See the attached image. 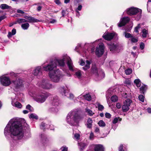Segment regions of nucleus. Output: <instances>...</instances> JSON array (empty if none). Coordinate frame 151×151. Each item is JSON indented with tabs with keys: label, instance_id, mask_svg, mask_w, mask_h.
I'll return each mask as SVG.
<instances>
[{
	"label": "nucleus",
	"instance_id": "1",
	"mask_svg": "<svg viewBox=\"0 0 151 151\" xmlns=\"http://www.w3.org/2000/svg\"><path fill=\"white\" fill-rule=\"evenodd\" d=\"M23 119H13L10 120L4 129L5 136L11 134L20 139L24 136V131L21 121Z\"/></svg>",
	"mask_w": 151,
	"mask_h": 151
},
{
	"label": "nucleus",
	"instance_id": "2",
	"mask_svg": "<svg viewBox=\"0 0 151 151\" xmlns=\"http://www.w3.org/2000/svg\"><path fill=\"white\" fill-rule=\"evenodd\" d=\"M81 111L75 109L70 112L67 117L66 121L70 124L73 125L74 123L77 122L82 118L81 116Z\"/></svg>",
	"mask_w": 151,
	"mask_h": 151
},
{
	"label": "nucleus",
	"instance_id": "3",
	"mask_svg": "<svg viewBox=\"0 0 151 151\" xmlns=\"http://www.w3.org/2000/svg\"><path fill=\"white\" fill-rule=\"evenodd\" d=\"M66 60L67 61V64L70 70L73 71V66L72 63V61L70 58L67 55L63 56L62 59H55V63L57 64V65H58L60 67H63L65 65L64 61Z\"/></svg>",
	"mask_w": 151,
	"mask_h": 151
},
{
	"label": "nucleus",
	"instance_id": "4",
	"mask_svg": "<svg viewBox=\"0 0 151 151\" xmlns=\"http://www.w3.org/2000/svg\"><path fill=\"white\" fill-rule=\"evenodd\" d=\"M49 76L51 81L55 83H58L62 76L61 72L58 70L55 71H51L49 73Z\"/></svg>",
	"mask_w": 151,
	"mask_h": 151
},
{
	"label": "nucleus",
	"instance_id": "5",
	"mask_svg": "<svg viewBox=\"0 0 151 151\" xmlns=\"http://www.w3.org/2000/svg\"><path fill=\"white\" fill-rule=\"evenodd\" d=\"M142 10L137 8L131 7L127 9L126 12L129 15H133L138 14L137 19H139L141 17Z\"/></svg>",
	"mask_w": 151,
	"mask_h": 151
},
{
	"label": "nucleus",
	"instance_id": "6",
	"mask_svg": "<svg viewBox=\"0 0 151 151\" xmlns=\"http://www.w3.org/2000/svg\"><path fill=\"white\" fill-rule=\"evenodd\" d=\"M37 84L40 87L44 89L48 90L53 88L52 84L47 79H43L39 81Z\"/></svg>",
	"mask_w": 151,
	"mask_h": 151
},
{
	"label": "nucleus",
	"instance_id": "7",
	"mask_svg": "<svg viewBox=\"0 0 151 151\" xmlns=\"http://www.w3.org/2000/svg\"><path fill=\"white\" fill-rule=\"evenodd\" d=\"M57 64L55 63V61L54 60L51 61L47 66H44L43 68L45 70L51 72V71H55V70Z\"/></svg>",
	"mask_w": 151,
	"mask_h": 151
},
{
	"label": "nucleus",
	"instance_id": "8",
	"mask_svg": "<svg viewBox=\"0 0 151 151\" xmlns=\"http://www.w3.org/2000/svg\"><path fill=\"white\" fill-rule=\"evenodd\" d=\"M59 91L63 96H67L70 99H73L74 97L73 94L69 93V91L67 90V87H63L60 88Z\"/></svg>",
	"mask_w": 151,
	"mask_h": 151
},
{
	"label": "nucleus",
	"instance_id": "9",
	"mask_svg": "<svg viewBox=\"0 0 151 151\" xmlns=\"http://www.w3.org/2000/svg\"><path fill=\"white\" fill-rule=\"evenodd\" d=\"M0 81L2 85L5 86H9L12 83L10 78L4 76L0 77Z\"/></svg>",
	"mask_w": 151,
	"mask_h": 151
},
{
	"label": "nucleus",
	"instance_id": "10",
	"mask_svg": "<svg viewBox=\"0 0 151 151\" xmlns=\"http://www.w3.org/2000/svg\"><path fill=\"white\" fill-rule=\"evenodd\" d=\"M104 45L103 43H101L97 47L96 51V55L99 57L101 56L104 52Z\"/></svg>",
	"mask_w": 151,
	"mask_h": 151
},
{
	"label": "nucleus",
	"instance_id": "11",
	"mask_svg": "<svg viewBox=\"0 0 151 151\" xmlns=\"http://www.w3.org/2000/svg\"><path fill=\"white\" fill-rule=\"evenodd\" d=\"M132 102V100L129 99H127L124 102V104L122 107V110L124 112H126L129 110V107Z\"/></svg>",
	"mask_w": 151,
	"mask_h": 151
},
{
	"label": "nucleus",
	"instance_id": "12",
	"mask_svg": "<svg viewBox=\"0 0 151 151\" xmlns=\"http://www.w3.org/2000/svg\"><path fill=\"white\" fill-rule=\"evenodd\" d=\"M47 97L44 94H42L40 95H37L35 98V99L37 102L40 103H42L44 102Z\"/></svg>",
	"mask_w": 151,
	"mask_h": 151
},
{
	"label": "nucleus",
	"instance_id": "13",
	"mask_svg": "<svg viewBox=\"0 0 151 151\" xmlns=\"http://www.w3.org/2000/svg\"><path fill=\"white\" fill-rule=\"evenodd\" d=\"M14 86L16 88H18L21 86L22 83V81L19 79H16L15 81H13L12 83Z\"/></svg>",
	"mask_w": 151,
	"mask_h": 151
},
{
	"label": "nucleus",
	"instance_id": "14",
	"mask_svg": "<svg viewBox=\"0 0 151 151\" xmlns=\"http://www.w3.org/2000/svg\"><path fill=\"white\" fill-rule=\"evenodd\" d=\"M114 33H113L105 32L103 35V37L106 40H110L114 36Z\"/></svg>",
	"mask_w": 151,
	"mask_h": 151
},
{
	"label": "nucleus",
	"instance_id": "15",
	"mask_svg": "<svg viewBox=\"0 0 151 151\" xmlns=\"http://www.w3.org/2000/svg\"><path fill=\"white\" fill-rule=\"evenodd\" d=\"M129 17H123L120 19L119 22L118 24V26L120 27L124 26L129 22Z\"/></svg>",
	"mask_w": 151,
	"mask_h": 151
},
{
	"label": "nucleus",
	"instance_id": "16",
	"mask_svg": "<svg viewBox=\"0 0 151 151\" xmlns=\"http://www.w3.org/2000/svg\"><path fill=\"white\" fill-rule=\"evenodd\" d=\"M33 74L35 76H37V77H38V76L41 75L42 72L41 67L38 66L36 67L33 72Z\"/></svg>",
	"mask_w": 151,
	"mask_h": 151
},
{
	"label": "nucleus",
	"instance_id": "17",
	"mask_svg": "<svg viewBox=\"0 0 151 151\" xmlns=\"http://www.w3.org/2000/svg\"><path fill=\"white\" fill-rule=\"evenodd\" d=\"M24 18L27 19V22L29 23L36 22L39 21L38 20L29 16H25Z\"/></svg>",
	"mask_w": 151,
	"mask_h": 151
},
{
	"label": "nucleus",
	"instance_id": "18",
	"mask_svg": "<svg viewBox=\"0 0 151 151\" xmlns=\"http://www.w3.org/2000/svg\"><path fill=\"white\" fill-rule=\"evenodd\" d=\"M52 104L53 106L55 107L58 106L59 104V102L58 97L57 96H56L53 97Z\"/></svg>",
	"mask_w": 151,
	"mask_h": 151
},
{
	"label": "nucleus",
	"instance_id": "19",
	"mask_svg": "<svg viewBox=\"0 0 151 151\" xmlns=\"http://www.w3.org/2000/svg\"><path fill=\"white\" fill-rule=\"evenodd\" d=\"M95 151H104V147L101 145H96L94 146Z\"/></svg>",
	"mask_w": 151,
	"mask_h": 151
},
{
	"label": "nucleus",
	"instance_id": "20",
	"mask_svg": "<svg viewBox=\"0 0 151 151\" xmlns=\"http://www.w3.org/2000/svg\"><path fill=\"white\" fill-rule=\"evenodd\" d=\"M12 104L13 106H15L19 109L21 108L22 107V105L18 101L16 102H12Z\"/></svg>",
	"mask_w": 151,
	"mask_h": 151
},
{
	"label": "nucleus",
	"instance_id": "21",
	"mask_svg": "<svg viewBox=\"0 0 151 151\" xmlns=\"http://www.w3.org/2000/svg\"><path fill=\"white\" fill-rule=\"evenodd\" d=\"M108 47L109 48L110 51H113L116 48V46L114 44H108Z\"/></svg>",
	"mask_w": 151,
	"mask_h": 151
},
{
	"label": "nucleus",
	"instance_id": "22",
	"mask_svg": "<svg viewBox=\"0 0 151 151\" xmlns=\"http://www.w3.org/2000/svg\"><path fill=\"white\" fill-rule=\"evenodd\" d=\"M86 64L85 66L83 67V69L85 70H87L90 67V62L89 61L87 60L86 61Z\"/></svg>",
	"mask_w": 151,
	"mask_h": 151
},
{
	"label": "nucleus",
	"instance_id": "23",
	"mask_svg": "<svg viewBox=\"0 0 151 151\" xmlns=\"http://www.w3.org/2000/svg\"><path fill=\"white\" fill-rule=\"evenodd\" d=\"M0 8L3 9H8L11 8V6L6 4H2L0 5Z\"/></svg>",
	"mask_w": 151,
	"mask_h": 151
},
{
	"label": "nucleus",
	"instance_id": "24",
	"mask_svg": "<svg viewBox=\"0 0 151 151\" xmlns=\"http://www.w3.org/2000/svg\"><path fill=\"white\" fill-rule=\"evenodd\" d=\"M85 111L90 116H93L94 114L91 110L87 108L85 109Z\"/></svg>",
	"mask_w": 151,
	"mask_h": 151
},
{
	"label": "nucleus",
	"instance_id": "25",
	"mask_svg": "<svg viewBox=\"0 0 151 151\" xmlns=\"http://www.w3.org/2000/svg\"><path fill=\"white\" fill-rule=\"evenodd\" d=\"M92 120L91 119H88L87 121V127L89 128H91L92 126Z\"/></svg>",
	"mask_w": 151,
	"mask_h": 151
},
{
	"label": "nucleus",
	"instance_id": "26",
	"mask_svg": "<svg viewBox=\"0 0 151 151\" xmlns=\"http://www.w3.org/2000/svg\"><path fill=\"white\" fill-rule=\"evenodd\" d=\"M29 26V25L28 23H25L22 24L21 25L22 28L24 30L27 29Z\"/></svg>",
	"mask_w": 151,
	"mask_h": 151
},
{
	"label": "nucleus",
	"instance_id": "27",
	"mask_svg": "<svg viewBox=\"0 0 151 151\" xmlns=\"http://www.w3.org/2000/svg\"><path fill=\"white\" fill-rule=\"evenodd\" d=\"M142 37H146L147 36V35L148 34V32L147 30L146 29H144L142 30Z\"/></svg>",
	"mask_w": 151,
	"mask_h": 151
},
{
	"label": "nucleus",
	"instance_id": "28",
	"mask_svg": "<svg viewBox=\"0 0 151 151\" xmlns=\"http://www.w3.org/2000/svg\"><path fill=\"white\" fill-rule=\"evenodd\" d=\"M91 71L96 75H98V70L96 67L95 66H92L91 67Z\"/></svg>",
	"mask_w": 151,
	"mask_h": 151
},
{
	"label": "nucleus",
	"instance_id": "29",
	"mask_svg": "<svg viewBox=\"0 0 151 151\" xmlns=\"http://www.w3.org/2000/svg\"><path fill=\"white\" fill-rule=\"evenodd\" d=\"M147 87L145 85H143L140 88V90L142 92L141 93H144L146 90L147 89Z\"/></svg>",
	"mask_w": 151,
	"mask_h": 151
},
{
	"label": "nucleus",
	"instance_id": "30",
	"mask_svg": "<svg viewBox=\"0 0 151 151\" xmlns=\"http://www.w3.org/2000/svg\"><path fill=\"white\" fill-rule=\"evenodd\" d=\"M27 22V20L24 19L19 18L17 20V22L19 24L26 22Z\"/></svg>",
	"mask_w": 151,
	"mask_h": 151
},
{
	"label": "nucleus",
	"instance_id": "31",
	"mask_svg": "<svg viewBox=\"0 0 151 151\" xmlns=\"http://www.w3.org/2000/svg\"><path fill=\"white\" fill-rule=\"evenodd\" d=\"M134 83H135L137 87H140L141 86V82L140 80L139 79H136L134 81Z\"/></svg>",
	"mask_w": 151,
	"mask_h": 151
},
{
	"label": "nucleus",
	"instance_id": "32",
	"mask_svg": "<svg viewBox=\"0 0 151 151\" xmlns=\"http://www.w3.org/2000/svg\"><path fill=\"white\" fill-rule=\"evenodd\" d=\"M83 96L86 100L88 101H90L91 100V96L90 94H86Z\"/></svg>",
	"mask_w": 151,
	"mask_h": 151
},
{
	"label": "nucleus",
	"instance_id": "33",
	"mask_svg": "<svg viewBox=\"0 0 151 151\" xmlns=\"http://www.w3.org/2000/svg\"><path fill=\"white\" fill-rule=\"evenodd\" d=\"M29 117L30 119H38V116L35 114H31L29 116Z\"/></svg>",
	"mask_w": 151,
	"mask_h": 151
},
{
	"label": "nucleus",
	"instance_id": "34",
	"mask_svg": "<svg viewBox=\"0 0 151 151\" xmlns=\"http://www.w3.org/2000/svg\"><path fill=\"white\" fill-rule=\"evenodd\" d=\"M99 126L101 127H104L106 125V124L103 120H100L98 123Z\"/></svg>",
	"mask_w": 151,
	"mask_h": 151
},
{
	"label": "nucleus",
	"instance_id": "35",
	"mask_svg": "<svg viewBox=\"0 0 151 151\" xmlns=\"http://www.w3.org/2000/svg\"><path fill=\"white\" fill-rule=\"evenodd\" d=\"M111 99L113 102H115L117 101L118 99L117 96L114 95L111 97Z\"/></svg>",
	"mask_w": 151,
	"mask_h": 151
},
{
	"label": "nucleus",
	"instance_id": "36",
	"mask_svg": "<svg viewBox=\"0 0 151 151\" xmlns=\"http://www.w3.org/2000/svg\"><path fill=\"white\" fill-rule=\"evenodd\" d=\"M147 9L151 11V0H148L147 3Z\"/></svg>",
	"mask_w": 151,
	"mask_h": 151
},
{
	"label": "nucleus",
	"instance_id": "37",
	"mask_svg": "<svg viewBox=\"0 0 151 151\" xmlns=\"http://www.w3.org/2000/svg\"><path fill=\"white\" fill-rule=\"evenodd\" d=\"M125 72L126 75H128L132 73V70L131 69H128L125 70Z\"/></svg>",
	"mask_w": 151,
	"mask_h": 151
},
{
	"label": "nucleus",
	"instance_id": "38",
	"mask_svg": "<svg viewBox=\"0 0 151 151\" xmlns=\"http://www.w3.org/2000/svg\"><path fill=\"white\" fill-rule=\"evenodd\" d=\"M124 34L125 35V37L127 38H131L132 36L130 34L126 32H124Z\"/></svg>",
	"mask_w": 151,
	"mask_h": 151
},
{
	"label": "nucleus",
	"instance_id": "39",
	"mask_svg": "<svg viewBox=\"0 0 151 151\" xmlns=\"http://www.w3.org/2000/svg\"><path fill=\"white\" fill-rule=\"evenodd\" d=\"M139 100L141 101L142 102H144V101L145 98L144 96L142 95H140L138 97Z\"/></svg>",
	"mask_w": 151,
	"mask_h": 151
},
{
	"label": "nucleus",
	"instance_id": "40",
	"mask_svg": "<svg viewBox=\"0 0 151 151\" xmlns=\"http://www.w3.org/2000/svg\"><path fill=\"white\" fill-rule=\"evenodd\" d=\"M75 75L78 78H80L81 76V71L79 70L76 72L75 73Z\"/></svg>",
	"mask_w": 151,
	"mask_h": 151
},
{
	"label": "nucleus",
	"instance_id": "41",
	"mask_svg": "<svg viewBox=\"0 0 151 151\" xmlns=\"http://www.w3.org/2000/svg\"><path fill=\"white\" fill-rule=\"evenodd\" d=\"M132 42L134 43L137 42L138 41L137 39L132 36V37H131V39L130 40Z\"/></svg>",
	"mask_w": 151,
	"mask_h": 151
},
{
	"label": "nucleus",
	"instance_id": "42",
	"mask_svg": "<svg viewBox=\"0 0 151 151\" xmlns=\"http://www.w3.org/2000/svg\"><path fill=\"white\" fill-rule=\"evenodd\" d=\"M80 137V135L78 134H75L74 135L73 138L76 140H78Z\"/></svg>",
	"mask_w": 151,
	"mask_h": 151
},
{
	"label": "nucleus",
	"instance_id": "43",
	"mask_svg": "<svg viewBox=\"0 0 151 151\" xmlns=\"http://www.w3.org/2000/svg\"><path fill=\"white\" fill-rule=\"evenodd\" d=\"M141 27L140 24H138L137 26L134 29V31L137 33H138V29H139Z\"/></svg>",
	"mask_w": 151,
	"mask_h": 151
},
{
	"label": "nucleus",
	"instance_id": "44",
	"mask_svg": "<svg viewBox=\"0 0 151 151\" xmlns=\"http://www.w3.org/2000/svg\"><path fill=\"white\" fill-rule=\"evenodd\" d=\"M80 145L82 147V148H80V151H83V150L84 147H85L86 146V145L84 143H81L80 144Z\"/></svg>",
	"mask_w": 151,
	"mask_h": 151
},
{
	"label": "nucleus",
	"instance_id": "45",
	"mask_svg": "<svg viewBox=\"0 0 151 151\" xmlns=\"http://www.w3.org/2000/svg\"><path fill=\"white\" fill-rule=\"evenodd\" d=\"M26 109L29 110V111L31 112L32 111V108L29 104L27 105L26 106Z\"/></svg>",
	"mask_w": 151,
	"mask_h": 151
},
{
	"label": "nucleus",
	"instance_id": "46",
	"mask_svg": "<svg viewBox=\"0 0 151 151\" xmlns=\"http://www.w3.org/2000/svg\"><path fill=\"white\" fill-rule=\"evenodd\" d=\"M50 111L53 112H56L58 111V109L56 107H52L50 109Z\"/></svg>",
	"mask_w": 151,
	"mask_h": 151
},
{
	"label": "nucleus",
	"instance_id": "47",
	"mask_svg": "<svg viewBox=\"0 0 151 151\" xmlns=\"http://www.w3.org/2000/svg\"><path fill=\"white\" fill-rule=\"evenodd\" d=\"M98 108L99 111H102L104 109V107L103 105L99 104L98 105Z\"/></svg>",
	"mask_w": 151,
	"mask_h": 151
},
{
	"label": "nucleus",
	"instance_id": "48",
	"mask_svg": "<svg viewBox=\"0 0 151 151\" xmlns=\"http://www.w3.org/2000/svg\"><path fill=\"white\" fill-rule=\"evenodd\" d=\"M62 17H64L67 14V12L66 10H63L62 11Z\"/></svg>",
	"mask_w": 151,
	"mask_h": 151
},
{
	"label": "nucleus",
	"instance_id": "49",
	"mask_svg": "<svg viewBox=\"0 0 151 151\" xmlns=\"http://www.w3.org/2000/svg\"><path fill=\"white\" fill-rule=\"evenodd\" d=\"M119 118H115L113 121V123L115 124L118 121Z\"/></svg>",
	"mask_w": 151,
	"mask_h": 151
},
{
	"label": "nucleus",
	"instance_id": "50",
	"mask_svg": "<svg viewBox=\"0 0 151 151\" xmlns=\"http://www.w3.org/2000/svg\"><path fill=\"white\" fill-rule=\"evenodd\" d=\"M123 146L122 145H120L119 148V151H127L125 150H123Z\"/></svg>",
	"mask_w": 151,
	"mask_h": 151
},
{
	"label": "nucleus",
	"instance_id": "51",
	"mask_svg": "<svg viewBox=\"0 0 151 151\" xmlns=\"http://www.w3.org/2000/svg\"><path fill=\"white\" fill-rule=\"evenodd\" d=\"M145 47V44L143 42H141L140 45V47L143 50Z\"/></svg>",
	"mask_w": 151,
	"mask_h": 151
},
{
	"label": "nucleus",
	"instance_id": "52",
	"mask_svg": "<svg viewBox=\"0 0 151 151\" xmlns=\"http://www.w3.org/2000/svg\"><path fill=\"white\" fill-rule=\"evenodd\" d=\"M93 137H94L93 134L92 132H91L90 134V136H89L90 139L91 140L93 139Z\"/></svg>",
	"mask_w": 151,
	"mask_h": 151
},
{
	"label": "nucleus",
	"instance_id": "53",
	"mask_svg": "<svg viewBox=\"0 0 151 151\" xmlns=\"http://www.w3.org/2000/svg\"><path fill=\"white\" fill-rule=\"evenodd\" d=\"M105 116L106 118H109L111 117V115L109 113H106L105 114Z\"/></svg>",
	"mask_w": 151,
	"mask_h": 151
},
{
	"label": "nucleus",
	"instance_id": "54",
	"mask_svg": "<svg viewBox=\"0 0 151 151\" xmlns=\"http://www.w3.org/2000/svg\"><path fill=\"white\" fill-rule=\"evenodd\" d=\"M61 151H67L68 148L66 147H62L61 148Z\"/></svg>",
	"mask_w": 151,
	"mask_h": 151
},
{
	"label": "nucleus",
	"instance_id": "55",
	"mask_svg": "<svg viewBox=\"0 0 151 151\" xmlns=\"http://www.w3.org/2000/svg\"><path fill=\"white\" fill-rule=\"evenodd\" d=\"M116 106L118 109H120L121 107V105L119 103H116Z\"/></svg>",
	"mask_w": 151,
	"mask_h": 151
},
{
	"label": "nucleus",
	"instance_id": "56",
	"mask_svg": "<svg viewBox=\"0 0 151 151\" xmlns=\"http://www.w3.org/2000/svg\"><path fill=\"white\" fill-rule=\"evenodd\" d=\"M46 125H47V124H46L45 123L42 122L41 124V128H42H42H43L45 127H47V126H46Z\"/></svg>",
	"mask_w": 151,
	"mask_h": 151
},
{
	"label": "nucleus",
	"instance_id": "57",
	"mask_svg": "<svg viewBox=\"0 0 151 151\" xmlns=\"http://www.w3.org/2000/svg\"><path fill=\"white\" fill-rule=\"evenodd\" d=\"M13 35L12 34V33L11 32H9L8 33V35H7V37L8 38H9L12 37V36Z\"/></svg>",
	"mask_w": 151,
	"mask_h": 151
},
{
	"label": "nucleus",
	"instance_id": "58",
	"mask_svg": "<svg viewBox=\"0 0 151 151\" xmlns=\"http://www.w3.org/2000/svg\"><path fill=\"white\" fill-rule=\"evenodd\" d=\"M17 12L18 13H20L22 14L24 13V12L22 10L19 9H18L17 10Z\"/></svg>",
	"mask_w": 151,
	"mask_h": 151
},
{
	"label": "nucleus",
	"instance_id": "59",
	"mask_svg": "<svg viewBox=\"0 0 151 151\" xmlns=\"http://www.w3.org/2000/svg\"><path fill=\"white\" fill-rule=\"evenodd\" d=\"M12 34L13 35H15L16 33V30L15 29H13L12 30Z\"/></svg>",
	"mask_w": 151,
	"mask_h": 151
},
{
	"label": "nucleus",
	"instance_id": "60",
	"mask_svg": "<svg viewBox=\"0 0 151 151\" xmlns=\"http://www.w3.org/2000/svg\"><path fill=\"white\" fill-rule=\"evenodd\" d=\"M82 8V6L81 5H79L78 6L77 9L78 10L81 11V10Z\"/></svg>",
	"mask_w": 151,
	"mask_h": 151
},
{
	"label": "nucleus",
	"instance_id": "61",
	"mask_svg": "<svg viewBox=\"0 0 151 151\" xmlns=\"http://www.w3.org/2000/svg\"><path fill=\"white\" fill-rule=\"evenodd\" d=\"M55 2L57 4L59 5L60 4V2L59 0H55Z\"/></svg>",
	"mask_w": 151,
	"mask_h": 151
},
{
	"label": "nucleus",
	"instance_id": "62",
	"mask_svg": "<svg viewBox=\"0 0 151 151\" xmlns=\"http://www.w3.org/2000/svg\"><path fill=\"white\" fill-rule=\"evenodd\" d=\"M57 22L56 20L55 19H53L50 22L51 23H54Z\"/></svg>",
	"mask_w": 151,
	"mask_h": 151
},
{
	"label": "nucleus",
	"instance_id": "63",
	"mask_svg": "<svg viewBox=\"0 0 151 151\" xmlns=\"http://www.w3.org/2000/svg\"><path fill=\"white\" fill-rule=\"evenodd\" d=\"M85 64V63L84 62L83 60H81V62H80V65H83Z\"/></svg>",
	"mask_w": 151,
	"mask_h": 151
},
{
	"label": "nucleus",
	"instance_id": "64",
	"mask_svg": "<svg viewBox=\"0 0 151 151\" xmlns=\"http://www.w3.org/2000/svg\"><path fill=\"white\" fill-rule=\"evenodd\" d=\"M95 132H99V129L98 127H96L95 129Z\"/></svg>",
	"mask_w": 151,
	"mask_h": 151
}]
</instances>
